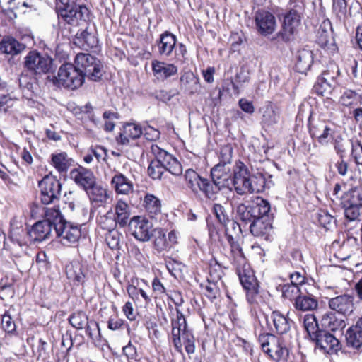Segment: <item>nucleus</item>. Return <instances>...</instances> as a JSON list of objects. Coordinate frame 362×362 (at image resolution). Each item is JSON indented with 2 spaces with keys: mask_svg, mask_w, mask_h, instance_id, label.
Instances as JSON below:
<instances>
[{
  "mask_svg": "<svg viewBox=\"0 0 362 362\" xmlns=\"http://www.w3.org/2000/svg\"><path fill=\"white\" fill-rule=\"evenodd\" d=\"M45 218L35 223L28 230V238L30 242H42L55 235L57 222L60 220V211L58 208L43 207Z\"/></svg>",
  "mask_w": 362,
  "mask_h": 362,
  "instance_id": "1",
  "label": "nucleus"
},
{
  "mask_svg": "<svg viewBox=\"0 0 362 362\" xmlns=\"http://www.w3.org/2000/svg\"><path fill=\"white\" fill-rule=\"evenodd\" d=\"M176 319H172V337L175 346L178 349L185 346L186 352L189 354L195 351L194 337L188 329L186 320L183 315L176 310Z\"/></svg>",
  "mask_w": 362,
  "mask_h": 362,
  "instance_id": "2",
  "label": "nucleus"
},
{
  "mask_svg": "<svg viewBox=\"0 0 362 362\" xmlns=\"http://www.w3.org/2000/svg\"><path fill=\"white\" fill-rule=\"evenodd\" d=\"M281 28L277 33V37L284 42H288L294 39L298 32V28L303 18L302 8L299 4H294L286 9L282 14Z\"/></svg>",
  "mask_w": 362,
  "mask_h": 362,
  "instance_id": "3",
  "label": "nucleus"
},
{
  "mask_svg": "<svg viewBox=\"0 0 362 362\" xmlns=\"http://www.w3.org/2000/svg\"><path fill=\"white\" fill-rule=\"evenodd\" d=\"M52 81L57 87L75 90L83 83L84 76L76 66L67 63L59 67L57 76H53Z\"/></svg>",
  "mask_w": 362,
  "mask_h": 362,
  "instance_id": "4",
  "label": "nucleus"
},
{
  "mask_svg": "<svg viewBox=\"0 0 362 362\" xmlns=\"http://www.w3.org/2000/svg\"><path fill=\"white\" fill-rule=\"evenodd\" d=\"M226 241L218 240L220 252L236 267L245 265L246 258L239 243L235 240L233 235L229 233V228L225 230Z\"/></svg>",
  "mask_w": 362,
  "mask_h": 362,
  "instance_id": "5",
  "label": "nucleus"
},
{
  "mask_svg": "<svg viewBox=\"0 0 362 362\" xmlns=\"http://www.w3.org/2000/svg\"><path fill=\"white\" fill-rule=\"evenodd\" d=\"M76 67L81 72L84 78L98 81L103 76V65L96 57L86 53L77 54L74 60Z\"/></svg>",
  "mask_w": 362,
  "mask_h": 362,
  "instance_id": "6",
  "label": "nucleus"
},
{
  "mask_svg": "<svg viewBox=\"0 0 362 362\" xmlns=\"http://www.w3.org/2000/svg\"><path fill=\"white\" fill-rule=\"evenodd\" d=\"M88 13L86 6L78 5L74 1L57 6L59 18L71 25H78L81 22L86 21Z\"/></svg>",
  "mask_w": 362,
  "mask_h": 362,
  "instance_id": "7",
  "label": "nucleus"
},
{
  "mask_svg": "<svg viewBox=\"0 0 362 362\" xmlns=\"http://www.w3.org/2000/svg\"><path fill=\"white\" fill-rule=\"evenodd\" d=\"M80 225H75L63 219L60 214V220L57 222L55 235L60 238L61 243L64 245H71L77 243L81 237Z\"/></svg>",
  "mask_w": 362,
  "mask_h": 362,
  "instance_id": "8",
  "label": "nucleus"
},
{
  "mask_svg": "<svg viewBox=\"0 0 362 362\" xmlns=\"http://www.w3.org/2000/svg\"><path fill=\"white\" fill-rule=\"evenodd\" d=\"M25 66L35 74H47L53 70V59L47 54L30 52L25 57Z\"/></svg>",
  "mask_w": 362,
  "mask_h": 362,
  "instance_id": "9",
  "label": "nucleus"
},
{
  "mask_svg": "<svg viewBox=\"0 0 362 362\" xmlns=\"http://www.w3.org/2000/svg\"><path fill=\"white\" fill-rule=\"evenodd\" d=\"M250 173L246 165L238 161L233 169L231 182L235 191L239 195L249 194Z\"/></svg>",
  "mask_w": 362,
  "mask_h": 362,
  "instance_id": "10",
  "label": "nucleus"
},
{
  "mask_svg": "<svg viewBox=\"0 0 362 362\" xmlns=\"http://www.w3.org/2000/svg\"><path fill=\"white\" fill-rule=\"evenodd\" d=\"M41 190V202L44 204H49L58 200L61 194L62 184L54 177L45 176L40 182Z\"/></svg>",
  "mask_w": 362,
  "mask_h": 362,
  "instance_id": "11",
  "label": "nucleus"
},
{
  "mask_svg": "<svg viewBox=\"0 0 362 362\" xmlns=\"http://www.w3.org/2000/svg\"><path fill=\"white\" fill-rule=\"evenodd\" d=\"M309 132L313 139H316L322 146H326L337 132L334 124L325 121L309 122Z\"/></svg>",
  "mask_w": 362,
  "mask_h": 362,
  "instance_id": "12",
  "label": "nucleus"
},
{
  "mask_svg": "<svg viewBox=\"0 0 362 362\" xmlns=\"http://www.w3.org/2000/svg\"><path fill=\"white\" fill-rule=\"evenodd\" d=\"M255 23L257 33L264 37L272 35L277 28L276 17L265 9H259L255 12Z\"/></svg>",
  "mask_w": 362,
  "mask_h": 362,
  "instance_id": "13",
  "label": "nucleus"
},
{
  "mask_svg": "<svg viewBox=\"0 0 362 362\" xmlns=\"http://www.w3.org/2000/svg\"><path fill=\"white\" fill-rule=\"evenodd\" d=\"M153 220L148 221L139 216H134L129 223L132 235L140 241H147L153 235L155 229L153 228Z\"/></svg>",
  "mask_w": 362,
  "mask_h": 362,
  "instance_id": "14",
  "label": "nucleus"
},
{
  "mask_svg": "<svg viewBox=\"0 0 362 362\" xmlns=\"http://www.w3.org/2000/svg\"><path fill=\"white\" fill-rule=\"evenodd\" d=\"M325 354H336L341 349L339 341L331 333L322 329L311 339Z\"/></svg>",
  "mask_w": 362,
  "mask_h": 362,
  "instance_id": "15",
  "label": "nucleus"
},
{
  "mask_svg": "<svg viewBox=\"0 0 362 362\" xmlns=\"http://www.w3.org/2000/svg\"><path fill=\"white\" fill-rule=\"evenodd\" d=\"M240 281L246 291L247 300L250 304L257 303L259 296V285L257 281L253 274L239 272Z\"/></svg>",
  "mask_w": 362,
  "mask_h": 362,
  "instance_id": "16",
  "label": "nucleus"
},
{
  "mask_svg": "<svg viewBox=\"0 0 362 362\" xmlns=\"http://www.w3.org/2000/svg\"><path fill=\"white\" fill-rule=\"evenodd\" d=\"M329 308L344 316L350 315L354 310V298L347 294L331 298L328 301Z\"/></svg>",
  "mask_w": 362,
  "mask_h": 362,
  "instance_id": "17",
  "label": "nucleus"
},
{
  "mask_svg": "<svg viewBox=\"0 0 362 362\" xmlns=\"http://www.w3.org/2000/svg\"><path fill=\"white\" fill-rule=\"evenodd\" d=\"M71 178L76 185L81 187L84 190L88 192L95 183V177L93 173L86 168L79 166L70 172Z\"/></svg>",
  "mask_w": 362,
  "mask_h": 362,
  "instance_id": "18",
  "label": "nucleus"
},
{
  "mask_svg": "<svg viewBox=\"0 0 362 362\" xmlns=\"http://www.w3.org/2000/svg\"><path fill=\"white\" fill-rule=\"evenodd\" d=\"M162 168L175 176L182 173V168L178 160L171 154L160 148V168Z\"/></svg>",
  "mask_w": 362,
  "mask_h": 362,
  "instance_id": "19",
  "label": "nucleus"
},
{
  "mask_svg": "<svg viewBox=\"0 0 362 362\" xmlns=\"http://www.w3.org/2000/svg\"><path fill=\"white\" fill-rule=\"evenodd\" d=\"M111 186L118 194L128 195L134 190L132 182L120 172H116L111 180Z\"/></svg>",
  "mask_w": 362,
  "mask_h": 362,
  "instance_id": "20",
  "label": "nucleus"
},
{
  "mask_svg": "<svg viewBox=\"0 0 362 362\" xmlns=\"http://www.w3.org/2000/svg\"><path fill=\"white\" fill-rule=\"evenodd\" d=\"M231 176V167L229 165L218 163L211 170V180L223 188L228 186Z\"/></svg>",
  "mask_w": 362,
  "mask_h": 362,
  "instance_id": "21",
  "label": "nucleus"
},
{
  "mask_svg": "<svg viewBox=\"0 0 362 362\" xmlns=\"http://www.w3.org/2000/svg\"><path fill=\"white\" fill-rule=\"evenodd\" d=\"M50 164L59 173H66L73 164V159L66 152L56 151L51 154Z\"/></svg>",
  "mask_w": 362,
  "mask_h": 362,
  "instance_id": "22",
  "label": "nucleus"
},
{
  "mask_svg": "<svg viewBox=\"0 0 362 362\" xmlns=\"http://www.w3.org/2000/svg\"><path fill=\"white\" fill-rule=\"evenodd\" d=\"M143 134L142 129L139 124L134 123H127L124 125L122 132L117 138L118 143L122 145H127L129 139H136L140 137Z\"/></svg>",
  "mask_w": 362,
  "mask_h": 362,
  "instance_id": "23",
  "label": "nucleus"
},
{
  "mask_svg": "<svg viewBox=\"0 0 362 362\" xmlns=\"http://www.w3.org/2000/svg\"><path fill=\"white\" fill-rule=\"evenodd\" d=\"M296 71L301 74H306L313 63V54L311 50L302 49L296 53Z\"/></svg>",
  "mask_w": 362,
  "mask_h": 362,
  "instance_id": "24",
  "label": "nucleus"
},
{
  "mask_svg": "<svg viewBox=\"0 0 362 362\" xmlns=\"http://www.w3.org/2000/svg\"><path fill=\"white\" fill-rule=\"evenodd\" d=\"M293 306L296 310L307 312L313 311L318 308L317 298L312 294H301L293 302Z\"/></svg>",
  "mask_w": 362,
  "mask_h": 362,
  "instance_id": "25",
  "label": "nucleus"
},
{
  "mask_svg": "<svg viewBox=\"0 0 362 362\" xmlns=\"http://www.w3.org/2000/svg\"><path fill=\"white\" fill-rule=\"evenodd\" d=\"M74 43L81 48L88 50L96 47L98 40L94 33H89L86 29L77 33Z\"/></svg>",
  "mask_w": 362,
  "mask_h": 362,
  "instance_id": "26",
  "label": "nucleus"
},
{
  "mask_svg": "<svg viewBox=\"0 0 362 362\" xmlns=\"http://www.w3.org/2000/svg\"><path fill=\"white\" fill-rule=\"evenodd\" d=\"M270 319L273 322L276 332L279 334L287 333L291 326L292 320L287 315L282 314L280 311H273L270 315Z\"/></svg>",
  "mask_w": 362,
  "mask_h": 362,
  "instance_id": "27",
  "label": "nucleus"
},
{
  "mask_svg": "<svg viewBox=\"0 0 362 362\" xmlns=\"http://www.w3.org/2000/svg\"><path fill=\"white\" fill-rule=\"evenodd\" d=\"M28 230L24 229L21 223L15 220L12 221L10 230L11 240L21 246L26 245L28 240H29Z\"/></svg>",
  "mask_w": 362,
  "mask_h": 362,
  "instance_id": "28",
  "label": "nucleus"
},
{
  "mask_svg": "<svg viewBox=\"0 0 362 362\" xmlns=\"http://www.w3.org/2000/svg\"><path fill=\"white\" fill-rule=\"evenodd\" d=\"M129 216L130 209L128 204L122 199L118 200L115 206V223L124 227L129 223Z\"/></svg>",
  "mask_w": 362,
  "mask_h": 362,
  "instance_id": "29",
  "label": "nucleus"
},
{
  "mask_svg": "<svg viewBox=\"0 0 362 362\" xmlns=\"http://www.w3.org/2000/svg\"><path fill=\"white\" fill-rule=\"evenodd\" d=\"M272 228L270 217L257 218L250 225V230L255 236H262L267 234Z\"/></svg>",
  "mask_w": 362,
  "mask_h": 362,
  "instance_id": "30",
  "label": "nucleus"
},
{
  "mask_svg": "<svg viewBox=\"0 0 362 362\" xmlns=\"http://www.w3.org/2000/svg\"><path fill=\"white\" fill-rule=\"evenodd\" d=\"M250 205L256 218L270 217L271 206L267 200L258 197L252 201Z\"/></svg>",
  "mask_w": 362,
  "mask_h": 362,
  "instance_id": "31",
  "label": "nucleus"
},
{
  "mask_svg": "<svg viewBox=\"0 0 362 362\" xmlns=\"http://www.w3.org/2000/svg\"><path fill=\"white\" fill-rule=\"evenodd\" d=\"M23 49L24 45L12 37H6L0 42V50L8 54H17Z\"/></svg>",
  "mask_w": 362,
  "mask_h": 362,
  "instance_id": "32",
  "label": "nucleus"
},
{
  "mask_svg": "<svg viewBox=\"0 0 362 362\" xmlns=\"http://www.w3.org/2000/svg\"><path fill=\"white\" fill-rule=\"evenodd\" d=\"M322 326L331 331L341 329L345 327V321L342 319L337 318L334 313L328 312L323 315L321 319Z\"/></svg>",
  "mask_w": 362,
  "mask_h": 362,
  "instance_id": "33",
  "label": "nucleus"
},
{
  "mask_svg": "<svg viewBox=\"0 0 362 362\" xmlns=\"http://www.w3.org/2000/svg\"><path fill=\"white\" fill-rule=\"evenodd\" d=\"M143 206L149 218L156 221L158 214V198L147 193L144 198Z\"/></svg>",
  "mask_w": 362,
  "mask_h": 362,
  "instance_id": "34",
  "label": "nucleus"
},
{
  "mask_svg": "<svg viewBox=\"0 0 362 362\" xmlns=\"http://www.w3.org/2000/svg\"><path fill=\"white\" fill-rule=\"evenodd\" d=\"M339 103L344 107H352L362 104V95L351 89L345 90L339 98Z\"/></svg>",
  "mask_w": 362,
  "mask_h": 362,
  "instance_id": "35",
  "label": "nucleus"
},
{
  "mask_svg": "<svg viewBox=\"0 0 362 362\" xmlns=\"http://www.w3.org/2000/svg\"><path fill=\"white\" fill-rule=\"evenodd\" d=\"M223 188L216 182L213 180L210 182L207 179L203 178L199 187V191H202L208 199L214 200L216 199L217 194Z\"/></svg>",
  "mask_w": 362,
  "mask_h": 362,
  "instance_id": "36",
  "label": "nucleus"
},
{
  "mask_svg": "<svg viewBox=\"0 0 362 362\" xmlns=\"http://www.w3.org/2000/svg\"><path fill=\"white\" fill-rule=\"evenodd\" d=\"M176 44V37L171 33L166 31L160 36V54L167 56L173 50Z\"/></svg>",
  "mask_w": 362,
  "mask_h": 362,
  "instance_id": "37",
  "label": "nucleus"
},
{
  "mask_svg": "<svg viewBox=\"0 0 362 362\" xmlns=\"http://www.w3.org/2000/svg\"><path fill=\"white\" fill-rule=\"evenodd\" d=\"M343 207L362 206V190L351 189L346 192L342 198Z\"/></svg>",
  "mask_w": 362,
  "mask_h": 362,
  "instance_id": "38",
  "label": "nucleus"
},
{
  "mask_svg": "<svg viewBox=\"0 0 362 362\" xmlns=\"http://www.w3.org/2000/svg\"><path fill=\"white\" fill-rule=\"evenodd\" d=\"M270 350V352L265 353L276 361H285L288 356V349L282 344L277 337L275 344H271Z\"/></svg>",
  "mask_w": 362,
  "mask_h": 362,
  "instance_id": "39",
  "label": "nucleus"
},
{
  "mask_svg": "<svg viewBox=\"0 0 362 362\" xmlns=\"http://www.w3.org/2000/svg\"><path fill=\"white\" fill-rule=\"evenodd\" d=\"M66 274L68 279L77 283L83 282L85 275L82 265L78 262H72L66 267Z\"/></svg>",
  "mask_w": 362,
  "mask_h": 362,
  "instance_id": "40",
  "label": "nucleus"
},
{
  "mask_svg": "<svg viewBox=\"0 0 362 362\" xmlns=\"http://www.w3.org/2000/svg\"><path fill=\"white\" fill-rule=\"evenodd\" d=\"M303 327L310 339L315 337L322 329L318 327L315 316L313 314H307L303 317Z\"/></svg>",
  "mask_w": 362,
  "mask_h": 362,
  "instance_id": "41",
  "label": "nucleus"
},
{
  "mask_svg": "<svg viewBox=\"0 0 362 362\" xmlns=\"http://www.w3.org/2000/svg\"><path fill=\"white\" fill-rule=\"evenodd\" d=\"M334 149L341 159L344 158L349 147V141L345 140L341 134L337 132L332 139Z\"/></svg>",
  "mask_w": 362,
  "mask_h": 362,
  "instance_id": "42",
  "label": "nucleus"
},
{
  "mask_svg": "<svg viewBox=\"0 0 362 362\" xmlns=\"http://www.w3.org/2000/svg\"><path fill=\"white\" fill-rule=\"evenodd\" d=\"M236 214L239 219L245 224L251 225V222L256 218L250 204L247 206L245 204H240L236 208Z\"/></svg>",
  "mask_w": 362,
  "mask_h": 362,
  "instance_id": "43",
  "label": "nucleus"
},
{
  "mask_svg": "<svg viewBox=\"0 0 362 362\" xmlns=\"http://www.w3.org/2000/svg\"><path fill=\"white\" fill-rule=\"evenodd\" d=\"M185 178L187 186L195 193L199 192V187L203 178L192 169H187L185 173Z\"/></svg>",
  "mask_w": 362,
  "mask_h": 362,
  "instance_id": "44",
  "label": "nucleus"
},
{
  "mask_svg": "<svg viewBox=\"0 0 362 362\" xmlns=\"http://www.w3.org/2000/svg\"><path fill=\"white\" fill-rule=\"evenodd\" d=\"M88 192L90 193V199L100 204L106 202L109 197L107 190L97 185L96 183L93 185V187L89 189Z\"/></svg>",
  "mask_w": 362,
  "mask_h": 362,
  "instance_id": "45",
  "label": "nucleus"
},
{
  "mask_svg": "<svg viewBox=\"0 0 362 362\" xmlns=\"http://www.w3.org/2000/svg\"><path fill=\"white\" fill-rule=\"evenodd\" d=\"M249 194L259 193L264 190L266 186L265 177L262 174L250 177Z\"/></svg>",
  "mask_w": 362,
  "mask_h": 362,
  "instance_id": "46",
  "label": "nucleus"
},
{
  "mask_svg": "<svg viewBox=\"0 0 362 362\" xmlns=\"http://www.w3.org/2000/svg\"><path fill=\"white\" fill-rule=\"evenodd\" d=\"M180 83L192 93L197 89L199 78L192 72L187 71L181 76Z\"/></svg>",
  "mask_w": 362,
  "mask_h": 362,
  "instance_id": "47",
  "label": "nucleus"
},
{
  "mask_svg": "<svg viewBox=\"0 0 362 362\" xmlns=\"http://www.w3.org/2000/svg\"><path fill=\"white\" fill-rule=\"evenodd\" d=\"M282 297L288 299L291 301H296L301 294V291L298 286L287 284L281 286V288Z\"/></svg>",
  "mask_w": 362,
  "mask_h": 362,
  "instance_id": "48",
  "label": "nucleus"
},
{
  "mask_svg": "<svg viewBox=\"0 0 362 362\" xmlns=\"http://www.w3.org/2000/svg\"><path fill=\"white\" fill-rule=\"evenodd\" d=\"M70 324L76 329H82L88 323V317L83 312L79 311L73 313L69 318Z\"/></svg>",
  "mask_w": 362,
  "mask_h": 362,
  "instance_id": "49",
  "label": "nucleus"
},
{
  "mask_svg": "<svg viewBox=\"0 0 362 362\" xmlns=\"http://www.w3.org/2000/svg\"><path fill=\"white\" fill-rule=\"evenodd\" d=\"M178 68L174 64H168L165 62H160V78L168 79L176 76Z\"/></svg>",
  "mask_w": 362,
  "mask_h": 362,
  "instance_id": "50",
  "label": "nucleus"
},
{
  "mask_svg": "<svg viewBox=\"0 0 362 362\" xmlns=\"http://www.w3.org/2000/svg\"><path fill=\"white\" fill-rule=\"evenodd\" d=\"M86 334L95 343L100 339V331L98 323L95 320H89L85 326Z\"/></svg>",
  "mask_w": 362,
  "mask_h": 362,
  "instance_id": "51",
  "label": "nucleus"
},
{
  "mask_svg": "<svg viewBox=\"0 0 362 362\" xmlns=\"http://www.w3.org/2000/svg\"><path fill=\"white\" fill-rule=\"evenodd\" d=\"M346 340L349 346L358 349L362 345V334L349 328L346 333Z\"/></svg>",
  "mask_w": 362,
  "mask_h": 362,
  "instance_id": "52",
  "label": "nucleus"
},
{
  "mask_svg": "<svg viewBox=\"0 0 362 362\" xmlns=\"http://www.w3.org/2000/svg\"><path fill=\"white\" fill-rule=\"evenodd\" d=\"M258 341L264 352H270L271 344H275L276 337L272 334L263 333L259 334Z\"/></svg>",
  "mask_w": 362,
  "mask_h": 362,
  "instance_id": "53",
  "label": "nucleus"
},
{
  "mask_svg": "<svg viewBox=\"0 0 362 362\" xmlns=\"http://www.w3.org/2000/svg\"><path fill=\"white\" fill-rule=\"evenodd\" d=\"M317 219L320 224L327 230L335 226V218L326 211H320L317 214Z\"/></svg>",
  "mask_w": 362,
  "mask_h": 362,
  "instance_id": "54",
  "label": "nucleus"
},
{
  "mask_svg": "<svg viewBox=\"0 0 362 362\" xmlns=\"http://www.w3.org/2000/svg\"><path fill=\"white\" fill-rule=\"evenodd\" d=\"M213 211L218 222L225 227L226 230L230 218L224 207L219 204H215L213 206Z\"/></svg>",
  "mask_w": 362,
  "mask_h": 362,
  "instance_id": "55",
  "label": "nucleus"
},
{
  "mask_svg": "<svg viewBox=\"0 0 362 362\" xmlns=\"http://www.w3.org/2000/svg\"><path fill=\"white\" fill-rule=\"evenodd\" d=\"M319 43L322 48L331 53H334L337 50V47L334 42V39L332 37H328L326 32H324V34H322L319 37Z\"/></svg>",
  "mask_w": 362,
  "mask_h": 362,
  "instance_id": "56",
  "label": "nucleus"
},
{
  "mask_svg": "<svg viewBox=\"0 0 362 362\" xmlns=\"http://www.w3.org/2000/svg\"><path fill=\"white\" fill-rule=\"evenodd\" d=\"M279 116L272 107H267L265 108L263 116L262 122L267 126H272L278 122Z\"/></svg>",
  "mask_w": 362,
  "mask_h": 362,
  "instance_id": "57",
  "label": "nucleus"
},
{
  "mask_svg": "<svg viewBox=\"0 0 362 362\" xmlns=\"http://www.w3.org/2000/svg\"><path fill=\"white\" fill-rule=\"evenodd\" d=\"M233 157V148L230 146H224L221 148L219 163L230 166Z\"/></svg>",
  "mask_w": 362,
  "mask_h": 362,
  "instance_id": "58",
  "label": "nucleus"
},
{
  "mask_svg": "<svg viewBox=\"0 0 362 362\" xmlns=\"http://www.w3.org/2000/svg\"><path fill=\"white\" fill-rule=\"evenodd\" d=\"M146 326L148 330L149 337L153 341H156V340L158 338V325H157V319L156 317H149L147 318L146 321Z\"/></svg>",
  "mask_w": 362,
  "mask_h": 362,
  "instance_id": "59",
  "label": "nucleus"
},
{
  "mask_svg": "<svg viewBox=\"0 0 362 362\" xmlns=\"http://www.w3.org/2000/svg\"><path fill=\"white\" fill-rule=\"evenodd\" d=\"M106 235L105 240L109 247L111 249H117L119 247L120 241V234L116 230H110Z\"/></svg>",
  "mask_w": 362,
  "mask_h": 362,
  "instance_id": "60",
  "label": "nucleus"
},
{
  "mask_svg": "<svg viewBox=\"0 0 362 362\" xmlns=\"http://www.w3.org/2000/svg\"><path fill=\"white\" fill-rule=\"evenodd\" d=\"M205 296L211 300L216 299L220 293V290L216 284L208 281L207 284L204 288Z\"/></svg>",
  "mask_w": 362,
  "mask_h": 362,
  "instance_id": "61",
  "label": "nucleus"
},
{
  "mask_svg": "<svg viewBox=\"0 0 362 362\" xmlns=\"http://www.w3.org/2000/svg\"><path fill=\"white\" fill-rule=\"evenodd\" d=\"M351 156L357 165H362V144L356 140L351 143Z\"/></svg>",
  "mask_w": 362,
  "mask_h": 362,
  "instance_id": "62",
  "label": "nucleus"
},
{
  "mask_svg": "<svg viewBox=\"0 0 362 362\" xmlns=\"http://www.w3.org/2000/svg\"><path fill=\"white\" fill-rule=\"evenodd\" d=\"M334 12L339 18L344 16L346 13L347 4L346 0H332Z\"/></svg>",
  "mask_w": 362,
  "mask_h": 362,
  "instance_id": "63",
  "label": "nucleus"
},
{
  "mask_svg": "<svg viewBox=\"0 0 362 362\" xmlns=\"http://www.w3.org/2000/svg\"><path fill=\"white\" fill-rule=\"evenodd\" d=\"M344 209L345 217L350 221L356 220L360 216V210L362 206L343 207Z\"/></svg>",
  "mask_w": 362,
  "mask_h": 362,
  "instance_id": "64",
  "label": "nucleus"
}]
</instances>
